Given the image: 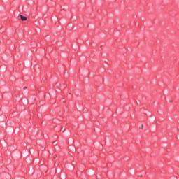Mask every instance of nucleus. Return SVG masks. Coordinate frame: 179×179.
Masks as SVG:
<instances>
[{"mask_svg":"<svg viewBox=\"0 0 179 179\" xmlns=\"http://www.w3.org/2000/svg\"><path fill=\"white\" fill-rule=\"evenodd\" d=\"M20 17L21 20H22V21H26V20H27V17H24V16H23V15H20Z\"/></svg>","mask_w":179,"mask_h":179,"instance_id":"1","label":"nucleus"},{"mask_svg":"<svg viewBox=\"0 0 179 179\" xmlns=\"http://www.w3.org/2000/svg\"><path fill=\"white\" fill-rule=\"evenodd\" d=\"M53 157L54 159H57V155H55Z\"/></svg>","mask_w":179,"mask_h":179,"instance_id":"2","label":"nucleus"},{"mask_svg":"<svg viewBox=\"0 0 179 179\" xmlns=\"http://www.w3.org/2000/svg\"><path fill=\"white\" fill-rule=\"evenodd\" d=\"M141 129H143V124L141 125Z\"/></svg>","mask_w":179,"mask_h":179,"instance_id":"3","label":"nucleus"}]
</instances>
